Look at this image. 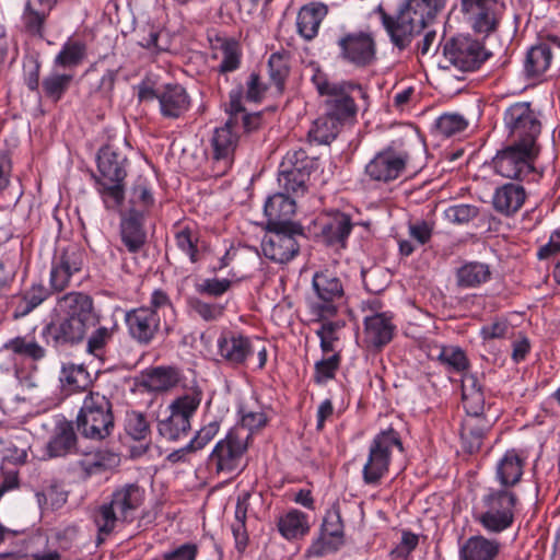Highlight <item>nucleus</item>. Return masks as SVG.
Wrapping results in <instances>:
<instances>
[{"label": "nucleus", "mask_w": 560, "mask_h": 560, "mask_svg": "<svg viewBox=\"0 0 560 560\" xmlns=\"http://www.w3.org/2000/svg\"><path fill=\"white\" fill-rule=\"evenodd\" d=\"M237 142L238 133L233 127V119L214 129L210 147L217 175H224L232 166Z\"/></svg>", "instance_id": "20"}, {"label": "nucleus", "mask_w": 560, "mask_h": 560, "mask_svg": "<svg viewBox=\"0 0 560 560\" xmlns=\"http://www.w3.org/2000/svg\"><path fill=\"white\" fill-rule=\"evenodd\" d=\"M250 433L243 429H232L213 447L209 462L217 474H232L245 467L244 456L248 450Z\"/></svg>", "instance_id": "13"}, {"label": "nucleus", "mask_w": 560, "mask_h": 560, "mask_svg": "<svg viewBox=\"0 0 560 560\" xmlns=\"http://www.w3.org/2000/svg\"><path fill=\"white\" fill-rule=\"evenodd\" d=\"M497 419V413H492V416L465 417L462 422L460 439L467 452L472 454L480 450L486 434L489 432Z\"/></svg>", "instance_id": "27"}, {"label": "nucleus", "mask_w": 560, "mask_h": 560, "mask_svg": "<svg viewBox=\"0 0 560 560\" xmlns=\"http://www.w3.org/2000/svg\"><path fill=\"white\" fill-rule=\"evenodd\" d=\"M445 58L460 71H475L487 61L492 52L470 35H457L448 39L443 49Z\"/></svg>", "instance_id": "15"}, {"label": "nucleus", "mask_w": 560, "mask_h": 560, "mask_svg": "<svg viewBox=\"0 0 560 560\" xmlns=\"http://www.w3.org/2000/svg\"><path fill=\"white\" fill-rule=\"evenodd\" d=\"M347 124L345 120L335 119V116L325 110L324 115L314 121L308 136L319 144H329Z\"/></svg>", "instance_id": "46"}, {"label": "nucleus", "mask_w": 560, "mask_h": 560, "mask_svg": "<svg viewBox=\"0 0 560 560\" xmlns=\"http://www.w3.org/2000/svg\"><path fill=\"white\" fill-rule=\"evenodd\" d=\"M1 349L24 360L40 361L46 357V349L30 334L7 340Z\"/></svg>", "instance_id": "40"}, {"label": "nucleus", "mask_w": 560, "mask_h": 560, "mask_svg": "<svg viewBox=\"0 0 560 560\" xmlns=\"http://www.w3.org/2000/svg\"><path fill=\"white\" fill-rule=\"evenodd\" d=\"M218 348L221 358L231 365L243 364L253 351L249 338L234 332L221 336Z\"/></svg>", "instance_id": "31"}, {"label": "nucleus", "mask_w": 560, "mask_h": 560, "mask_svg": "<svg viewBox=\"0 0 560 560\" xmlns=\"http://www.w3.org/2000/svg\"><path fill=\"white\" fill-rule=\"evenodd\" d=\"M289 194L277 192L270 196L264 207L267 217V229L301 228L292 221L295 213V201Z\"/></svg>", "instance_id": "23"}, {"label": "nucleus", "mask_w": 560, "mask_h": 560, "mask_svg": "<svg viewBox=\"0 0 560 560\" xmlns=\"http://www.w3.org/2000/svg\"><path fill=\"white\" fill-rule=\"evenodd\" d=\"M86 58V45L69 38L54 59V65L63 69H73Z\"/></svg>", "instance_id": "47"}, {"label": "nucleus", "mask_w": 560, "mask_h": 560, "mask_svg": "<svg viewBox=\"0 0 560 560\" xmlns=\"http://www.w3.org/2000/svg\"><path fill=\"white\" fill-rule=\"evenodd\" d=\"M462 397L466 416H492L490 397H487L483 385L476 374L463 375Z\"/></svg>", "instance_id": "24"}, {"label": "nucleus", "mask_w": 560, "mask_h": 560, "mask_svg": "<svg viewBox=\"0 0 560 560\" xmlns=\"http://www.w3.org/2000/svg\"><path fill=\"white\" fill-rule=\"evenodd\" d=\"M269 75L279 90H282L290 72L289 54L277 51L270 55L268 60Z\"/></svg>", "instance_id": "55"}, {"label": "nucleus", "mask_w": 560, "mask_h": 560, "mask_svg": "<svg viewBox=\"0 0 560 560\" xmlns=\"http://www.w3.org/2000/svg\"><path fill=\"white\" fill-rule=\"evenodd\" d=\"M313 288L319 299L311 306L315 320H324L337 313L336 302L343 296V287L340 279L329 270L316 272L313 277Z\"/></svg>", "instance_id": "18"}, {"label": "nucleus", "mask_w": 560, "mask_h": 560, "mask_svg": "<svg viewBox=\"0 0 560 560\" xmlns=\"http://www.w3.org/2000/svg\"><path fill=\"white\" fill-rule=\"evenodd\" d=\"M539 152L540 148L538 144L510 141L492 159L493 170L504 178L520 182H536L541 176L535 168V162Z\"/></svg>", "instance_id": "7"}, {"label": "nucleus", "mask_w": 560, "mask_h": 560, "mask_svg": "<svg viewBox=\"0 0 560 560\" xmlns=\"http://www.w3.org/2000/svg\"><path fill=\"white\" fill-rule=\"evenodd\" d=\"M50 291L42 283H35L30 289L23 291L11 300L13 308L12 317L22 318L39 306L49 295Z\"/></svg>", "instance_id": "36"}, {"label": "nucleus", "mask_w": 560, "mask_h": 560, "mask_svg": "<svg viewBox=\"0 0 560 560\" xmlns=\"http://www.w3.org/2000/svg\"><path fill=\"white\" fill-rule=\"evenodd\" d=\"M143 384L152 392L163 393L179 384L183 387L185 383H182L178 369L173 366H156L147 372Z\"/></svg>", "instance_id": "41"}, {"label": "nucleus", "mask_w": 560, "mask_h": 560, "mask_svg": "<svg viewBox=\"0 0 560 560\" xmlns=\"http://www.w3.org/2000/svg\"><path fill=\"white\" fill-rule=\"evenodd\" d=\"M352 228L353 223L349 214L340 211L327 213L320 221L319 237L327 246L345 248Z\"/></svg>", "instance_id": "25"}, {"label": "nucleus", "mask_w": 560, "mask_h": 560, "mask_svg": "<svg viewBox=\"0 0 560 560\" xmlns=\"http://www.w3.org/2000/svg\"><path fill=\"white\" fill-rule=\"evenodd\" d=\"M221 62L218 66V72L225 74L235 71L241 65L242 52L238 44L233 39H224L219 48Z\"/></svg>", "instance_id": "52"}, {"label": "nucleus", "mask_w": 560, "mask_h": 560, "mask_svg": "<svg viewBox=\"0 0 560 560\" xmlns=\"http://www.w3.org/2000/svg\"><path fill=\"white\" fill-rule=\"evenodd\" d=\"M220 430V421L212 420L209 423L202 425L195 434V436L189 441L188 448H192V451H200L206 445H208L214 436L219 433Z\"/></svg>", "instance_id": "61"}, {"label": "nucleus", "mask_w": 560, "mask_h": 560, "mask_svg": "<svg viewBox=\"0 0 560 560\" xmlns=\"http://www.w3.org/2000/svg\"><path fill=\"white\" fill-rule=\"evenodd\" d=\"M127 158L113 145H105L97 154V170L95 176L97 190L107 209L119 208L125 199L124 180L127 176Z\"/></svg>", "instance_id": "5"}, {"label": "nucleus", "mask_w": 560, "mask_h": 560, "mask_svg": "<svg viewBox=\"0 0 560 560\" xmlns=\"http://www.w3.org/2000/svg\"><path fill=\"white\" fill-rule=\"evenodd\" d=\"M73 81V74L52 71L42 81V89L45 97L51 102H59L69 90Z\"/></svg>", "instance_id": "49"}, {"label": "nucleus", "mask_w": 560, "mask_h": 560, "mask_svg": "<svg viewBox=\"0 0 560 560\" xmlns=\"http://www.w3.org/2000/svg\"><path fill=\"white\" fill-rule=\"evenodd\" d=\"M409 160L410 154L404 142L394 140L365 165V174L371 180L388 184L406 172Z\"/></svg>", "instance_id": "12"}, {"label": "nucleus", "mask_w": 560, "mask_h": 560, "mask_svg": "<svg viewBox=\"0 0 560 560\" xmlns=\"http://www.w3.org/2000/svg\"><path fill=\"white\" fill-rule=\"evenodd\" d=\"M49 14L37 8L33 0H27L21 16L23 31L31 36L43 38L45 23Z\"/></svg>", "instance_id": "48"}, {"label": "nucleus", "mask_w": 560, "mask_h": 560, "mask_svg": "<svg viewBox=\"0 0 560 560\" xmlns=\"http://www.w3.org/2000/svg\"><path fill=\"white\" fill-rule=\"evenodd\" d=\"M280 534L285 539H296L310 532L308 516L299 510H291L280 516L277 523Z\"/></svg>", "instance_id": "44"}, {"label": "nucleus", "mask_w": 560, "mask_h": 560, "mask_svg": "<svg viewBox=\"0 0 560 560\" xmlns=\"http://www.w3.org/2000/svg\"><path fill=\"white\" fill-rule=\"evenodd\" d=\"M114 428L110 400L98 392H90L77 416L75 430L85 439L103 441L113 433Z\"/></svg>", "instance_id": "8"}, {"label": "nucleus", "mask_w": 560, "mask_h": 560, "mask_svg": "<svg viewBox=\"0 0 560 560\" xmlns=\"http://www.w3.org/2000/svg\"><path fill=\"white\" fill-rule=\"evenodd\" d=\"M553 58L549 42L532 46L525 57L524 73L529 79L540 78L550 67Z\"/></svg>", "instance_id": "38"}, {"label": "nucleus", "mask_w": 560, "mask_h": 560, "mask_svg": "<svg viewBox=\"0 0 560 560\" xmlns=\"http://www.w3.org/2000/svg\"><path fill=\"white\" fill-rule=\"evenodd\" d=\"M402 452V443L398 432L389 428L374 436L369 447L366 463L362 469L365 485L378 486L387 475L392 459L393 448Z\"/></svg>", "instance_id": "10"}, {"label": "nucleus", "mask_w": 560, "mask_h": 560, "mask_svg": "<svg viewBox=\"0 0 560 560\" xmlns=\"http://www.w3.org/2000/svg\"><path fill=\"white\" fill-rule=\"evenodd\" d=\"M144 501L145 490L138 483L117 486L109 501L102 504L95 512L94 523L98 530V541H103V536H108L115 529L117 522H133Z\"/></svg>", "instance_id": "3"}, {"label": "nucleus", "mask_w": 560, "mask_h": 560, "mask_svg": "<svg viewBox=\"0 0 560 560\" xmlns=\"http://www.w3.org/2000/svg\"><path fill=\"white\" fill-rule=\"evenodd\" d=\"M120 463V457L113 451L98 448L94 452L85 453L78 465L84 472V477L89 478L93 475L102 474L113 469Z\"/></svg>", "instance_id": "39"}, {"label": "nucleus", "mask_w": 560, "mask_h": 560, "mask_svg": "<svg viewBox=\"0 0 560 560\" xmlns=\"http://www.w3.org/2000/svg\"><path fill=\"white\" fill-rule=\"evenodd\" d=\"M188 305L199 317L206 322L217 320L224 313V305L218 303H207L197 298L189 299Z\"/></svg>", "instance_id": "60"}, {"label": "nucleus", "mask_w": 560, "mask_h": 560, "mask_svg": "<svg viewBox=\"0 0 560 560\" xmlns=\"http://www.w3.org/2000/svg\"><path fill=\"white\" fill-rule=\"evenodd\" d=\"M341 355L335 352L327 359H322L315 363L314 381L317 384H326L332 380L339 369Z\"/></svg>", "instance_id": "57"}, {"label": "nucleus", "mask_w": 560, "mask_h": 560, "mask_svg": "<svg viewBox=\"0 0 560 560\" xmlns=\"http://www.w3.org/2000/svg\"><path fill=\"white\" fill-rule=\"evenodd\" d=\"M491 278L489 265L480 261L465 262L456 271V283L459 288L471 289L477 288Z\"/></svg>", "instance_id": "43"}, {"label": "nucleus", "mask_w": 560, "mask_h": 560, "mask_svg": "<svg viewBox=\"0 0 560 560\" xmlns=\"http://www.w3.org/2000/svg\"><path fill=\"white\" fill-rule=\"evenodd\" d=\"M328 318L320 320L322 325L316 335L320 340V349L324 353L335 350V341L338 340L337 331L343 326L342 322H330Z\"/></svg>", "instance_id": "59"}, {"label": "nucleus", "mask_w": 560, "mask_h": 560, "mask_svg": "<svg viewBox=\"0 0 560 560\" xmlns=\"http://www.w3.org/2000/svg\"><path fill=\"white\" fill-rule=\"evenodd\" d=\"M233 119V127L238 132L243 129L245 132L257 130L261 124L259 113L248 114L242 105V90H233L230 93L229 118Z\"/></svg>", "instance_id": "37"}, {"label": "nucleus", "mask_w": 560, "mask_h": 560, "mask_svg": "<svg viewBox=\"0 0 560 560\" xmlns=\"http://www.w3.org/2000/svg\"><path fill=\"white\" fill-rule=\"evenodd\" d=\"M52 312L57 317L82 319L92 324L97 322L93 299L83 292L72 291L59 296Z\"/></svg>", "instance_id": "22"}, {"label": "nucleus", "mask_w": 560, "mask_h": 560, "mask_svg": "<svg viewBox=\"0 0 560 560\" xmlns=\"http://www.w3.org/2000/svg\"><path fill=\"white\" fill-rule=\"evenodd\" d=\"M322 533L324 536H329V538L342 542L343 522L338 506H332L327 511L322 524Z\"/></svg>", "instance_id": "56"}, {"label": "nucleus", "mask_w": 560, "mask_h": 560, "mask_svg": "<svg viewBox=\"0 0 560 560\" xmlns=\"http://www.w3.org/2000/svg\"><path fill=\"white\" fill-rule=\"evenodd\" d=\"M501 545L481 535L469 537L459 549L460 560H497Z\"/></svg>", "instance_id": "35"}, {"label": "nucleus", "mask_w": 560, "mask_h": 560, "mask_svg": "<svg viewBox=\"0 0 560 560\" xmlns=\"http://www.w3.org/2000/svg\"><path fill=\"white\" fill-rule=\"evenodd\" d=\"M75 444L74 428L71 422H66L58 427L56 434L47 443V454L50 458L66 456L74 450Z\"/></svg>", "instance_id": "45"}, {"label": "nucleus", "mask_w": 560, "mask_h": 560, "mask_svg": "<svg viewBox=\"0 0 560 560\" xmlns=\"http://www.w3.org/2000/svg\"><path fill=\"white\" fill-rule=\"evenodd\" d=\"M328 12V5L319 1L304 4L296 14V33L306 42L313 40Z\"/></svg>", "instance_id": "29"}, {"label": "nucleus", "mask_w": 560, "mask_h": 560, "mask_svg": "<svg viewBox=\"0 0 560 560\" xmlns=\"http://www.w3.org/2000/svg\"><path fill=\"white\" fill-rule=\"evenodd\" d=\"M130 202L133 209L139 208L140 213L153 206V195L144 180L139 179L132 187Z\"/></svg>", "instance_id": "63"}, {"label": "nucleus", "mask_w": 560, "mask_h": 560, "mask_svg": "<svg viewBox=\"0 0 560 560\" xmlns=\"http://www.w3.org/2000/svg\"><path fill=\"white\" fill-rule=\"evenodd\" d=\"M125 431L135 441H144L151 435V427L145 415L136 410L126 412Z\"/></svg>", "instance_id": "53"}, {"label": "nucleus", "mask_w": 560, "mask_h": 560, "mask_svg": "<svg viewBox=\"0 0 560 560\" xmlns=\"http://www.w3.org/2000/svg\"><path fill=\"white\" fill-rule=\"evenodd\" d=\"M312 82L319 95L326 97L325 110L335 116V119H341L348 124L354 122L357 118L359 106L355 100L361 98L365 103L369 100L366 90L352 80L329 81L323 72L317 71Z\"/></svg>", "instance_id": "4"}, {"label": "nucleus", "mask_w": 560, "mask_h": 560, "mask_svg": "<svg viewBox=\"0 0 560 560\" xmlns=\"http://www.w3.org/2000/svg\"><path fill=\"white\" fill-rule=\"evenodd\" d=\"M232 281L229 279H203L196 283L195 290L201 295L221 296L230 290Z\"/></svg>", "instance_id": "62"}, {"label": "nucleus", "mask_w": 560, "mask_h": 560, "mask_svg": "<svg viewBox=\"0 0 560 560\" xmlns=\"http://www.w3.org/2000/svg\"><path fill=\"white\" fill-rule=\"evenodd\" d=\"M120 237L129 253H138L147 241V233L142 224V213L138 209H131L121 219Z\"/></svg>", "instance_id": "33"}, {"label": "nucleus", "mask_w": 560, "mask_h": 560, "mask_svg": "<svg viewBox=\"0 0 560 560\" xmlns=\"http://www.w3.org/2000/svg\"><path fill=\"white\" fill-rule=\"evenodd\" d=\"M470 20L471 26L476 33L489 35L499 27L503 13V3L488 2V5L479 7L472 11L465 12Z\"/></svg>", "instance_id": "34"}, {"label": "nucleus", "mask_w": 560, "mask_h": 560, "mask_svg": "<svg viewBox=\"0 0 560 560\" xmlns=\"http://www.w3.org/2000/svg\"><path fill=\"white\" fill-rule=\"evenodd\" d=\"M301 228L268 229L261 243L264 255L279 264H285L298 255L300 246L296 236H302Z\"/></svg>", "instance_id": "19"}, {"label": "nucleus", "mask_w": 560, "mask_h": 560, "mask_svg": "<svg viewBox=\"0 0 560 560\" xmlns=\"http://www.w3.org/2000/svg\"><path fill=\"white\" fill-rule=\"evenodd\" d=\"M89 82V97L90 98H108L112 91L114 90L117 71L107 70L100 78L90 77V72H86Z\"/></svg>", "instance_id": "54"}, {"label": "nucleus", "mask_w": 560, "mask_h": 560, "mask_svg": "<svg viewBox=\"0 0 560 560\" xmlns=\"http://www.w3.org/2000/svg\"><path fill=\"white\" fill-rule=\"evenodd\" d=\"M478 208L471 205L460 203L451 206L445 210L446 219L456 224L468 223L478 215Z\"/></svg>", "instance_id": "64"}, {"label": "nucleus", "mask_w": 560, "mask_h": 560, "mask_svg": "<svg viewBox=\"0 0 560 560\" xmlns=\"http://www.w3.org/2000/svg\"><path fill=\"white\" fill-rule=\"evenodd\" d=\"M526 455L523 451L508 450L498 460L495 466V479L502 488L512 489L522 480Z\"/></svg>", "instance_id": "28"}, {"label": "nucleus", "mask_w": 560, "mask_h": 560, "mask_svg": "<svg viewBox=\"0 0 560 560\" xmlns=\"http://www.w3.org/2000/svg\"><path fill=\"white\" fill-rule=\"evenodd\" d=\"M316 167V160L308 156L303 149L291 150L282 159L278 182L287 194L304 195L312 172Z\"/></svg>", "instance_id": "14"}, {"label": "nucleus", "mask_w": 560, "mask_h": 560, "mask_svg": "<svg viewBox=\"0 0 560 560\" xmlns=\"http://www.w3.org/2000/svg\"><path fill=\"white\" fill-rule=\"evenodd\" d=\"M445 3L446 0H406L395 16L388 14L382 4L374 12L380 15L392 44L404 50L434 21Z\"/></svg>", "instance_id": "1"}, {"label": "nucleus", "mask_w": 560, "mask_h": 560, "mask_svg": "<svg viewBox=\"0 0 560 560\" xmlns=\"http://www.w3.org/2000/svg\"><path fill=\"white\" fill-rule=\"evenodd\" d=\"M526 198L527 194L522 185L508 183L495 189L492 203L495 211L510 217L523 207Z\"/></svg>", "instance_id": "32"}, {"label": "nucleus", "mask_w": 560, "mask_h": 560, "mask_svg": "<svg viewBox=\"0 0 560 560\" xmlns=\"http://www.w3.org/2000/svg\"><path fill=\"white\" fill-rule=\"evenodd\" d=\"M83 252L77 244L57 247L51 261L49 291L51 294L69 288L71 278L81 271Z\"/></svg>", "instance_id": "17"}, {"label": "nucleus", "mask_w": 560, "mask_h": 560, "mask_svg": "<svg viewBox=\"0 0 560 560\" xmlns=\"http://www.w3.org/2000/svg\"><path fill=\"white\" fill-rule=\"evenodd\" d=\"M95 324L68 317H58L44 326L42 335L50 338L55 347L81 342Z\"/></svg>", "instance_id": "21"}, {"label": "nucleus", "mask_w": 560, "mask_h": 560, "mask_svg": "<svg viewBox=\"0 0 560 560\" xmlns=\"http://www.w3.org/2000/svg\"><path fill=\"white\" fill-rule=\"evenodd\" d=\"M483 511L476 521L489 533L499 534L514 523L517 494L508 488H489L481 498Z\"/></svg>", "instance_id": "9"}, {"label": "nucleus", "mask_w": 560, "mask_h": 560, "mask_svg": "<svg viewBox=\"0 0 560 560\" xmlns=\"http://www.w3.org/2000/svg\"><path fill=\"white\" fill-rule=\"evenodd\" d=\"M175 243L177 248L188 256L192 264L200 260L202 245L198 232L185 226L175 233Z\"/></svg>", "instance_id": "50"}, {"label": "nucleus", "mask_w": 560, "mask_h": 560, "mask_svg": "<svg viewBox=\"0 0 560 560\" xmlns=\"http://www.w3.org/2000/svg\"><path fill=\"white\" fill-rule=\"evenodd\" d=\"M435 126L441 135L452 137L464 131L468 121L459 114H443L438 118Z\"/></svg>", "instance_id": "58"}, {"label": "nucleus", "mask_w": 560, "mask_h": 560, "mask_svg": "<svg viewBox=\"0 0 560 560\" xmlns=\"http://www.w3.org/2000/svg\"><path fill=\"white\" fill-rule=\"evenodd\" d=\"M503 124L509 141L538 144L541 122L537 110L529 102H516L510 105L504 110Z\"/></svg>", "instance_id": "11"}, {"label": "nucleus", "mask_w": 560, "mask_h": 560, "mask_svg": "<svg viewBox=\"0 0 560 560\" xmlns=\"http://www.w3.org/2000/svg\"><path fill=\"white\" fill-rule=\"evenodd\" d=\"M60 383L69 390L84 389L91 383L90 374L83 365L73 363L63 364L61 368Z\"/></svg>", "instance_id": "51"}, {"label": "nucleus", "mask_w": 560, "mask_h": 560, "mask_svg": "<svg viewBox=\"0 0 560 560\" xmlns=\"http://www.w3.org/2000/svg\"><path fill=\"white\" fill-rule=\"evenodd\" d=\"M174 313L168 294L162 289H155L149 305L135 307L125 314V323L129 336L140 345H149L161 327V317Z\"/></svg>", "instance_id": "6"}, {"label": "nucleus", "mask_w": 560, "mask_h": 560, "mask_svg": "<svg viewBox=\"0 0 560 560\" xmlns=\"http://www.w3.org/2000/svg\"><path fill=\"white\" fill-rule=\"evenodd\" d=\"M160 112L164 118L178 119L190 108V97L180 84H166L159 90Z\"/></svg>", "instance_id": "26"}, {"label": "nucleus", "mask_w": 560, "mask_h": 560, "mask_svg": "<svg viewBox=\"0 0 560 560\" xmlns=\"http://www.w3.org/2000/svg\"><path fill=\"white\" fill-rule=\"evenodd\" d=\"M436 354L431 353L448 373L466 374L469 368V360L465 351L458 346H441L433 349Z\"/></svg>", "instance_id": "42"}, {"label": "nucleus", "mask_w": 560, "mask_h": 560, "mask_svg": "<svg viewBox=\"0 0 560 560\" xmlns=\"http://www.w3.org/2000/svg\"><path fill=\"white\" fill-rule=\"evenodd\" d=\"M203 398V392L196 380L183 385V393L175 397L156 421L159 435L171 442L186 438L191 430V419Z\"/></svg>", "instance_id": "2"}, {"label": "nucleus", "mask_w": 560, "mask_h": 560, "mask_svg": "<svg viewBox=\"0 0 560 560\" xmlns=\"http://www.w3.org/2000/svg\"><path fill=\"white\" fill-rule=\"evenodd\" d=\"M395 325L386 313H378L364 319V341L369 347L381 349L393 339Z\"/></svg>", "instance_id": "30"}, {"label": "nucleus", "mask_w": 560, "mask_h": 560, "mask_svg": "<svg viewBox=\"0 0 560 560\" xmlns=\"http://www.w3.org/2000/svg\"><path fill=\"white\" fill-rule=\"evenodd\" d=\"M337 47L338 58L359 69L371 66L376 59V43L371 32L343 33L337 40Z\"/></svg>", "instance_id": "16"}]
</instances>
